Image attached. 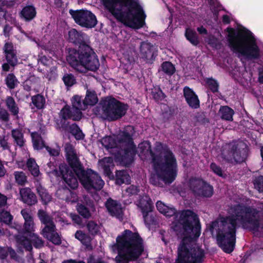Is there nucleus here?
Instances as JSON below:
<instances>
[{"label": "nucleus", "mask_w": 263, "mask_h": 263, "mask_svg": "<svg viewBox=\"0 0 263 263\" xmlns=\"http://www.w3.org/2000/svg\"><path fill=\"white\" fill-rule=\"evenodd\" d=\"M245 206L237 205L229 210V216L221 217L211 224V232L217 238L219 246L226 253H231L234 248L236 240V229L240 226L244 228L251 229L254 231L261 230L260 226L259 210L262 205Z\"/></svg>", "instance_id": "nucleus-1"}, {"label": "nucleus", "mask_w": 263, "mask_h": 263, "mask_svg": "<svg viewBox=\"0 0 263 263\" xmlns=\"http://www.w3.org/2000/svg\"><path fill=\"white\" fill-rule=\"evenodd\" d=\"M179 219L173 223L172 227L183 236L178 249V256L175 263H202L203 251L196 247L195 240L200 235L199 219L191 210L181 212L177 216Z\"/></svg>", "instance_id": "nucleus-2"}, {"label": "nucleus", "mask_w": 263, "mask_h": 263, "mask_svg": "<svg viewBox=\"0 0 263 263\" xmlns=\"http://www.w3.org/2000/svg\"><path fill=\"white\" fill-rule=\"evenodd\" d=\"M137 152L142 160H151L154 171L150 182L155 185L161 186L162 182L171 183L177 175L176 159L173 153L161 143H157L155 153L151 151L149 142L144 141L139 145Z\"/></svg>", "instance_id": "nucleus-3"}, {"label": "nucleus", "mask_w": 263, "mask_h": 263, "mask_svg": "<svg viewBox=\"0 0 263 263\" xmlns=\"http://www.w3.org/2000/svg\"><path fill=\"white\" fill-rule=\"evenodd\" d=\"M65 150L70 168L62 164L60 166L59 169L67 185L72 189L77 188L78 186V178L87 190L91 192L92 190H101L104 184L103 180L91 170L84 171L72 146L70 144H66Z\"/></svg>", "instance_id": "nucleus-4"}, {"label": "nucleus", "mask_w": 263, "mask_h": 263, "mask_svg": "<svg viewBox=\"0 0 263 263\" xmlns=\"http://www.w3.org/2000/svg\"><path fill=\"white\" fill-rule=\"evenodd\" d=\"M105 9L119 22L138 29L145 23L146 15L139 0H101Z\"/></svg>", "instance_id": "nucleus-5"}, {"label": "nucleus", "mask_w": 263, "mask_h": 263, "mask_svg": "<svg viewBox=\"0 0 263 263\" xmlns=\"http://www.w3.org/2000/svg\"><path fill=\"white\" fill-rule=\"evenodd\" d=\"M227 31L229 47L239 58L248 60L259 58L260 50L252 32L245 31L236 33L232 28H228Z\"/></svg>", "instance_id": "nucleus-6"}, {"label": "nucleus", "mask_w": 263, "mask_h": 263, "mask_svg": "<svg viewBox=\"0 0 263 263\" xmlns=\"http://www.w3.org/2000/svg\"><path fill=\"white\" fill-rule=\"evenodd\" d=\"M118 255L116 257L117 263H128L137 259L144 251L141 238L137 233L126 230L116 239Z\"/></svg>", "instance_id": "nucleus-7"}, {"label": "nucleus", "mask_w": 263, "mask_h": 263, "mask_svg": "<svg viewBox=\"0 0 263 263\" xmlns=\"http://www.w3.org/2000/svg\"><path fill=\"white\" fill-rule=\"evenodd\" d=\"M67 61L74 69L81 73H86L88 70L95 71L100 66L97 56L88 47L77 51L71 50Z\"/></svg>", "instance_id": "nucleus-8"}, {"label": "nucleus", "mask_w": 263, "mask_h": 263, "mask_svg": "<svg viewBox=\"0 0 263 263\" xmlns=\"http://www.w3.org/2000/svg\"><path fill=\"white\" fill-rule=\"evenodd\" d=\"M21 214L24 219L25 222L23 233L24 236L16 237L17 242L22 245L28 251L32 250V244L35 247L40 248L43 246V241L34 233V223L30 212L26 209L22 210Z\"/></svg>", "instance_id": "nucleus-9"}, {"label": "nucleus", "mask_w": 263, "mask_h": 263, "mask_svg": "<svg viewBox=\"0 0 263 263\" xmlns=\"http://www.w3.org/2000/svg\"><path fill=\"white\" fill-rule=\"evenodd\" d=\"M127 109L126 105L114 98L107 97L102 101L103 115L108 120L120 118L125 114Z\"/></svg>", "instance_id": "nucleus-10"}, {"label": "nucleus", "mask_w": 263, "mask_h": 263, "mask_svg": "<svg viewBox=\"0 0 263 263\" xmlns=\"http://www.w3.org/2000/svg\"><path fill=\"white\" fill-rule=\"evenodd\" d=\"M38 215L40 220L45 225L42 231L43 236L55 245H60L61 242V237L55 231V226L50 217L43 211L40 210Z\"/></svg>", "instance_id": "nucleus-11"}, {"label": "nucleus", "mask_w": 263, "mask_h": 263, "mask_svg": "<svg viewBox=\"0 0 263 263\" xmlns=\"http://www.w3.org/2000/svg\"><path fill=\"white\" fill-rule=\"evenodd\" d=\"M189 187L196 195L201 197H210L213 194V187L200 178L193 177L190 179Z\"/></svg>", "instance_id": "nucleus-12"}, {"label": "nucleus", "mask_w": 263, "mask_h": 263, "mask_svg": "<svg viewBox=\"0 0 263 263\" xmlns=\"http://www.w3.org/2000/svg\"><path fill=\"white\" fill-rule=\"evenodd\" d=\"M69 13L76 23L82 27L92 28L97 24V21L95 15L89 11L70 10Z\"/></svg>", "instance_id": "nucleus-13"}, {"label": "nucleus", "mask_w": 263, "mask_h": 263, "mask_svg": "<svg viewBox=\"0 0 263 263\" xmlns=\"http://www.w3.org/2000/svg\"><path fill=\"white\" fill-rule=\"evenodd\" d=\"M124 133H123V136H124V138L120 139L119 141V145L120 146L124 148V150H122L120 152L119 155L116 157V159L119 161H120L121 163L124 165H128L133 160V157L131 159H130V151H132V149L127 146L125 145V144L122 143V141H124L125 139ZM121 137V136H120V138Z\"/></svg>", "instance_id": "nucleus-14"}, {"label": "nucleus", "mask_w": 263, "mask_h": 263, "mask_svg": "<svg viewBox=\"0 0 263 263\" xmlns=\"http://www.w3.org/2000/svg\"><path fill=\"white\" fill-rule=\"evenodd\" d=\"M137 206L141 209L145 222H147V214L152 209V202L149 197L144 195L140 198L136 203Z\"/></svg>", "instance_id": "nucleus-15"}, {"label": "nucleus", "mask_w": 263, "mask_h": 263, "mask_svg": "<svg viewBox=\"0 0 263 263\" xmlns=\"http://www.w3.org/2000/svg\"><path fill=\"white\" fill-rule=\"evenodd\" d=\"M105 206L110 215L120 218L123 214L121 205L111 199H108L105 203Z\"/></svg>", "instance_id": "nucleus-16"}, {"label": "nucleus", "mask_w": 263, "mask_h": 263, "mask_svg": "<svg viewBox=\"0 0 263 263\" xmlns=\"http://www.w3.org/2000/svg\"><path fill=\"white\" fill-rule=\"evenodd\" d=\"M183 94L188 105L193 108H197L199 106V100L194 91L189 87L183 89Z\"/></svg>", "instance_id": "nucleus-17"}, {"label": "nucleus", "mask_w": 263, "mask_h": 263, "mask_svg": "<svg viewBox=\"0 0 263 263\" xmlns=\"http://www.w3.org/2000/svg\"><path fill=\"white\" fill-rule=\"evenodd\" d=\"M4 50L8 63L12 66L16 65L17 63V60L12 44L9 42L6 43L4 47Z\"/></svg>", "instance_id": "nucleus-18"}, {"label": "nucleus", "mask_w": 263, "mask_h": 263, "mask_svg": "<svg viewBox=\"0 0 263 263\" xmlns=\"http://www.w3.org/2000/svg\"><path fill=\"white\" fill-rule=\"evenodd\" d=\"M61 117L65 119H72L73 120H79L82 117V112L79 110L74 111L69 107L65 106L61 111Z\"/></svg>", "instance_id": "nucleus-19"}, {"label": "nucleus", "mask_w": 263, "mask_h": 263, "mask_svg": "<svg viewBox=\"0 0 263 263\" xmlns=\"http://www.w3.org/2000/svg\"><path fill=\"white\" fill-rule=\"evenodd\" d=\"M87 39L86 34L77 31L75 29H72L68 32V40L73 43L82 44Z\"/></svg>", "instance_id": "nucleus-20"}, {"label": "nucleus", "mask_w": 263, "mask_h": 263, "mask_svg": "<svg viewBox=\"0 0 263 263\" xmlns=\"http://www.w3.org/2000/svg\"><path fill=\"white\" fill-rule=\"evenodd\" d=\"M20 193L24 202L29 205H32L36 202V196L30 189H22L20 190Z\"/></svg>", "instance_id": "nucleus-21"}, {"label": "nucleus", "mask_w": 263, "mask_h": 263, "mask_svg": "<svg viewBox=\"0 0 263 263\" xmlns=\"http://www.w3.org/2000/svg\"><path fill=\"white\" fill-rule=\"evenodd\" d=\"M133 127L132 126H127L125 128V132H124L125 139L124 141H122V143L125 144L130 147L132 151H130V159H131L136 155L135 146L133 144V142L132 140V136L133 135Z\"/></svg>", "instance_id": "nucleus-22"}, {"label": "nucleus", "mask_w": 263, "mask_h": 263, "mask_svg": "<svg viewBox=\"0 0 263 263\" xmlns=\"http://www.w3.org/2000/svg\"><path fill=\"white\" fill-rule=\"evenodd\" d=\"M99 166L103 170L105 174L109 178L113 177L110 168L114 166L113 159L111 157H105L99 161Z\"/></svg>", "instance_id": "nucleus-23"}, {"label": "nucleus", "mask_w": 263, "mask_h": 263, "mask_svg": "<svg viewBox=\"0 0 263 263\" xmlns=\"http://www.w3.org/2000/svg\"><path fill=\"white\" fill-rule=\"evenodd\" d=\"M157 210L166 216H171L175 214L176 210L166 205L161 201H158L156 203Z\"/></svg>", "instance_id": "nucleus-24"}, {"label": "nucleus", "mask_w": 263, "mask_h": 263, "mask_svg": "<svg viewBox=\"0 0 263 263\" xmlns=\"http://www.w3.org/2000/svg\"><path fill=\"white\" fill-rule=\"evenodd\" d=\"M219 114L221 119L231 121L234 114V110L227 106H221L219 110Z\"/></svg>", "instance_id": "nucleus-25"}, {"label": "nucleus", "mask_w": 263, "mask_h": 263, "mask_svg": "<svg viewBox=\"0 0 263 263\" xmlns=\"http://www.w3.org/2000/svg\"><path fill=\"white\" fill-rule=\"evenodd\" d=\"M140 56L146 60H149L153 56L151 45L146 42H143L140 46Z\"/></svg>", "instance_id": "nucleus-26"}, {"label": "nucleus", "mask_w": 263, "mask_h": 263, "mask_svg": "<svg viewBox=\"0 0 263 263\" xmlns=\"http://www.w3.org/2000/svg\"><path fill=\"white\" fill-rule=\"evenodd\" d=\"M75 237L79 240L86 248L88 250H91L92 247L91 245V239L90 237L87 236L81 231H78L75 234Z\"/></svg>", "instance_id": "nucleus-27"}, {"label": "nucleus", "mask_w": 263, "mask_h": 263, "mask_svg": "<svg viewBox=\"0 0 263 263\" xmlns=\"http://www.w3.org/2000/svg\"><path fill=\"white\" fill-rule=\"evenodd\" d=\"M21 14L26 20L30 21L35 17L36 11L33 6H28L23 9Z\"/></svg>", "instance_id": "nucleus-28"}, {"label": "nucleus", "mask_w": 263, "mask_h": 263, "mask_svg": "<svg viewBox=\"0 0 263 263\" xmlns=\"http://www.w3.org/2000/svg\"><path fill=\"white\" fill-rule=\"evenodd\" d=\"M116 182L118 184L122 183H128L130 181V177L126 171H119L116 173Z\"/></svg>", "instance_id": "nucleus-29"}, {"label": "nucleus", "mask_w": 263, "mask_h": 263, "mask_svg": "<svg viewBox=\"0 0 263 263\" xmlns=\"http://www.w3.org/2000/svg\"><path fill=\"white\" fill-rule=\"evenodd\" d=\"M71 101L72 104V108L73 110H74V111L79 110L81 111V110L85 109L86 104L85 103V100L83 103L81 102L80 97L78 96H74L72 98Z\"/></svg>", "instance_id": "nucleus-30"}, {"label": "nucleus", "mask_w": 263, "mask_h": 263, "mask_svg": "<svg viewBox=\"0 0 263 263\" xmlns=\"http://www.w3.org/2000/svg\"><path fill=\"white\" fill-rule=\"evenodd\" d=\"M98 101L96 92L93 90H87L85 98V103L86 105H93Z\"/></svg>", "instance_id": "nucleus-31"}, {"label": "nucleus", "mask_w": 263, "mask_h": 263, "mask_svg": "<svg viewBox=\"0 0 263 263\" xmlns=\"http://www.w3.org/2000/svg\"><path fill=\"white\" fill-rule=\"evenodd\" d=\"M185 35L188 41L193 45H197L199 43V40L196 33L191 28L186 29Z\"/></svg>", "instance_id": "nucleus-32"}, {"label": "nucleus", "mask_w": 263, "mask_h": 263, "mask_svg": "<svg viewBox=\"0 0 263 263\" xmlns=\"http://www.w3.org/2000/svg\"><path fill=\"white\" fill-rule=\"evenodd\" d=\"M27 165L29 171L33 176H38L40 175L39 166L34 159H29L27 161Z\"/></svg>", "instance_id": "nucleus-33"}, {"label": "nucleus", "mask_w": 263, "mask_h": 263, "mask_svg": "<svg viewBox=\"0 0 263 263\" xmlns=\"http://www.w3.org/2000/svg\"><path fill=\"white\" fill-rule=\"evenodd\" d=\"M6 104L10 111L14 115L18 112V107L15 103L14 100L11 97H8L6 100Z\"/></svg>", "instance_id": "nucleus-34"}, {"label": "nucleus", "mask_w": 263, "mask_h": 263, "mask_svg": "<svg viewBox=\"0 0 263 263\" xmlns=\"http://www.w3.org/2000/svg\"><path fill=\"white\" fill-rule=\"evenodd\" d=\"M31 137L34 148L36 149H40L44 146V143L41 136L37 133H32Z\"/></svg>", "instance_id": "nucleus-35"}, {"label": "nucleus", "mask_w": 263, "mask_h": 263, "mask_svg": "<svg viewBox=\"0 0 263 263\" xmlns=\"http://www.w3.org/2000/svg\"><path fill=\"white\" fill-rule=\"evenodd\" d=\"M101 142L102 145L107 149L115 148L117 145L114 138L110 136L102 138L101 140Z\"/></svg>", "instance_id": "nucleus-36"}, {"label": "nucleus", "mask_w": 263, "mask_h": 263, "mask_svg": "<svg viewBox=\"0 0 263 263\" xmlns=\"http://www.w3.org/2000/svg\"><path fill=\"white\" fill-rule=\"evenodd\" d=\"M32 102L37 108L41 109L44 106L45 99L42 96L37 95L32 98Z\"/></svg>", "instance_id": "nucleus-37"}, {"label": "nucleus", "mask_w": 263, "mask_h": 263, "mask_svg": "<svg viewBox=\"0 0 263 263\" xmlns=\"http://www.w3.org/2000/svg\"><path fill=\"white\" fill-rule=\"evenodd\" d=\"M161 70L163 72L168 75L173 74L175 71V68L174 66L169 62H165L161 65Z\"/></svg>", "instance_id": "nucleus-38"}, {"label": "nucleus", "mask_w": 263, "mask_h": 263, "mask_svg": "<svg viewBox=\"0 0 263 263\" xmlns=\"http://www.w3.org/2000/svg\"><path fill=\"white\" fill-rule=\"evenodd\" d=\"M12 135L18 145L20 146L23 145L24 143L23 136L20 130L18 129L13 130L12 131Z\"/></svg>", "instance_id": "nucleus-39"}, {"label": "nucleus", "mask_w": 263, "mask_h": 263, "mask_svg": "<svg viewBox=\"0 0 263 263\" xmlns=\"http://www.w3.org/2000/svg\"><path fill=\"white\" fill-rule=\"evenodd\" d=\"M69 131L77 140L82 139L84 137L83 134L76 124H72L69 127Z\"/></svg>", "instance_id": "nucleus-40"}, {"label": "nucleus", "mask_w": 263, "mask_h": 263, "mask_svg": "<svg viewBox=\"0 0 263 263\" xmlns=\"http://www.w3.org/2000/svg\"><path fill=\"white\" fill-rule=\"evenodd\" d=\"M12 216L9 212L2 210L0 211V221L6 224H9L12 220Z\"/></svg>", "instance_id": "nucleus-41"}, {"label": "nucleus", "mask_w": 263, "mask_h": 263, "mask_svg": "<svg viewBox=\"0 0 263 263\" xmlns=\"http://www.w3.org/2000/svg\"><path fill=\"white\" fill-rule=\"evenodd\" d=\"M16 182L21 185L24 184L27 181V177L23 172H15L14 173Z\"/></svg>", "instance_id": "nucleus-42"}, {"label": "nucleus", "mask_w": 263, "mask_h": 263, "mask_svg": "<svg viewBox=\"0 0 263 263\" xmlns=\"http://www.w3.org/2000/svg\"><path fill=\"white\" fill-rule=\"evenodd\" d=\"M38 193L43 200V201L45 203H47L49 202L51 199V196L47 192L46 190L42 187H40L38 189Z\"/></svg>", "instance_id": "nucleus-43"}, {"label": "nucleus", "mask_w": 263, "mask_h": 263, "mask_svg": "<svg viewBox=\"0 0 263 263\" xmlns=\"http://www.w3.org/2000/svg\"><path fill=\"white\" fill-rule=\"evenodd\" d=\"M206 84L213 92H216L218 90V84L216 80L213 79H207Z\"/></svg>", "instance_id": "nucleus-44"}, {"label": "nucleus", "mask_w": 263, "mask_h": 263, "mask_svg": "<svg viewBox=\"0 0 263 263\" xmlns=\"http://www.w3.org/2000/svg\"><path fill=\"white\" fill-rule=\"evenodd\" d=\"M6 81L8 87L10 88H13L17 84V80L12 74H9L7 77Z\"/></svg>", "instance_id": "nucleus-45"}, {"label": "nucleus", "mask_w": 263, "mask_h": 263, "mask_svg": "<svg viewBox=\"0 0 263 263\" xmlns=\"http://www.w3.org/2000/svg\"><path fill=\"white\" fill-rule=\"evenodd\" d=\"M65 84L67 86H71L75 83V79L71 74H66L63 78Z\"/></svg>", "instance_id": "nucleus-46"}, {"label": "nucleus", "mask_w": 263, "mask_h": 263, "mask_svg": "<svg viewBox=\"0 0 263 263\" xmlns=\"http://www.w3.org/2000/svg\"><path fill=\"white\" fill-rule=\"evenodd\" d=\"M77 210L80 214L85 218H88L90 216V213L88 210L83 205H78Z\"/></svg>", "instance_id": "nucleus-47"}, {"label": "nucleus", "mask_w": 263, "mask_h": 263, "mask_svg": "<svg viewBox=\"0 0 263 263\" xmlns=\"http://www.w3.org/2000/svg\"><path fill=\"white\" fill-rule=\"evenodd\" d=\"M52 63V60L50 58H47L46 56H41L39 61V64H42L48 67H50L51 65H53Z\"/></svg>", "instance_id": "nucleus-48"}, {"label": "nucleus", "mask_w": 263, "mask_h": 263, "mask_svg": "<svg viewBox=\"0 0 263 263\" xmlns=\"http://www.w3.org/2000/svg\"><path fill=\"white\" fill-rule=\"evenodd\" d=\"M155 91H154L153 95L154 98L159 101L165 98V95L162 91L159 88H155Z\"/></svg>", "instance_id": "nucleus-49"}, {"label": "nucleus", "mask_w": 263, "mask_h": 263, "mask_svg": "<svg viewBox=\"0 0 263 263\" xmlns=\"http://www.w3.org/2000/svg\"><path fill=\"white\" fill-rule=\"evenodd\" d=\"M254 185L260 192H263V176H260L255 180Z\"/></svg>", "instance_id": "nucleus-50"}, {"label": "nucleus", "mask_w": 263, "mask_h": 263, "mask_svg": "<svg viewBox=\"0 0 263 263\" xmlns=\"http://www.w3.org/2000/svg\"><path fill=\"white\" fill-rule=\"evenodd\" d=\"M210 167H211V170L213 171V172H214V173H215L219 176H220L222 177H224V176L223 175V174L222 172L221 168L219 166H218L215 163H211Z\"/></svg>", "instance_id": "nucleus-51"}, {"label": "nucleus", "mask_w": 263, "mask_h": 263, "mask_svg": "<svg viewBox=\"0 0 263 263\" xmlns=\"http://www.w3.org/2000/svg\"><path fill=\"white\" fill-rule=\"evenodd\" d=\"M89 231L92 234L96 233L98 231V226L93 221H90L87 224Z\"/></svg>", "instance_id": "nucleus-52"}, {"label": "nucleus", "mask_w": 263, "mask_h": 263, "mask_svg": "<svg viewBox=\"0 0 263 263\" xmlns=\"http://www.w3.org/2000/svg\"><path fill=\"white\" fill-rule=\"evenodd\" d=\"M38 81L37 79L35 78L34 77H31L29 79L26 80L25 83L24 87L25 88L27 89V90H29L30 88L33 87V83H32V81L37 82Z\"/></svg>", "instance_id": "nucleus-53"}, {"label": "nucleus", "mask_w": 263, "mask_h": 263, "mask_svg": "<svg viewBox=\"0 0 263 263\" xmlns=\"http://www.w3.org/2000/svg\"><path fill=\"white\" fill-rule=\"evenodd\" d=\"M9 120V114L8 112L4 109L0 108V120L7 122Z\"/></svg>", "instance_id": "nucleus-54"}, {"label": "nucleus", "mask_w": 263, "mask_h": 263, "mask_svg": "<svg viewBox=\"0 0 263 263\" xmlns=\"http://www.w3.org/2000/svg\"><path fill=\"white\" fill-rule=\"evenodd\" d=\"M0 146L3 149H7L9 148L7 139H6L5 137L0 136Z\"/></svg>", "instance_id": "nucleus-55"}, {"label": "nucleus", "mask_w": 263, "mask_h": 263, "mask_svg": "<svg viewBox=\"0 0 263 263\" xmlns=\"http://www.w3.org/2000/svg\"><path fill=\"white\" fill-rule=\"evenodd\" d=\"M206 42L210 44L213 47H216L217 43V40L213 36H210L206 40Z\"/></svg>", "instance_id": "nucleus-56"}, {"label": "nucleus", "mask_w": 263, "mask_h": 263, "mask_svg": "<svg viewBox=\"0 0 263 263\" xmlns=\"http://www.w3.org/2000/svg\"><path fill=\"white\" fill-rule=\"evenodd\" d=\"M138 191V190L137 187L134 185H130L126 189V192L131 195L137 193Z\"/></svg>", "instance_id": "nucleus-57"}, {"label": "nucleus", "mask_w": 263, "mask_h": 263, "mask_svg": "<svg viewBox=\"0 0 263 263\" xmlns=\"http://www.w3.org/2000/svg\"><path fill=\"white\" fill-rule=\"evenodd\" d=\"M65 191L67 192V193L68 192L70 193V196H71V197L70 198L68 197L67 199V200H68L69 202H75L77 201L78 197H77V196L76 194H75L73 193L70 192V191H67V190H66Z\"/></svg>", "instance_id": "nucleus-58"}, {"label": "nucleus", "mask_w": 263, "mask_h": 263, "mask_svg": "<svg viewBox=\"0 0 263 263\" xmlns=\"http://www.w3.org/2000/svg\"><path fill=\"white\" fill-rule=\"evenodd\" d=\"M46 149L51 156H57L59 155V151L58 149H51L49 147H47Z\"/></svg>", "instance_id": "nucleus-59"}, {"label": "nucleus", "mask_w": 263, "mask_h": 263, "mask_svg": "<svg viewBox=\"0 0 263 263\" xmlns=\"http://www.w3.org/2000/svg\"><path fill=\"white\" fill-rule=\"evenodd\" d=\"M8 254V248L0 249V257L2 259L5 258Z\"/></svg>", "instance_id": "nucleus-60"}, {"label": "nucleus", "mask_w": 263, "mask_h": 263, "mask_svg": "<svg viewBox=\"0 0 263 263\" xmlns=\"http://www.w3.org/2000/svg\"><path fill=\"white\" fill-rule=\"evenodd\" d=\"M71 217L72 220L77 224H80L81 223V218L77 215H71Z\"/></svg>", "instance_id": "nucleus-61"}, {"label": "nucleus", "mask_w": 263, "mask_h": 263, "mask_svg": "<svg viewBox=\"0 0 263 263\" xmlns=\"http://www.w3.org/2000/svg\"><path fill=\"white\" fill-rule=\"evenodd\" d=\"M7 198L6 196L0 193V206H3L6 204L7 202Z\"/></svg>", "instance_id": "nucleus-62"}, {"label": "nucleus", "mask_w": 263, "mask_h": 263, "mask_svg": "<svg viewBox=\"0 0 263 263\" xmlns=\"http://www.w3.org/2000/svg\"><path fill=\"white\" fill-rule=\"evenodd\" d=\"M88 263H105L101 259H96L93 257H91L89 259Z\"/></svg>", "instance_id": "nucleus-63"}, {"label": "nucleus", "mask_w": 263, "mask_h": 263, "mask_svg": "<svg viewBox=\"0 0 263 263\" xmlns=\"http://www.w3.org/2000/svg\"><path fill=\"white\" fill-rule=\"evenodd\" d=\"M6 172V169L5 168L2 162L0 161V177L4 176L5 175Z\"/></svg>", "instance_id": "nucleus-64"}]
</instances>
